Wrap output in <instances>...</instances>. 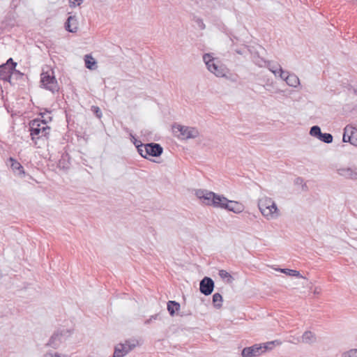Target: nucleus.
Listing matches in <instances>:
<instances>
[{
	"label": "nucleus",
	"instance_id": "nucleus-1",
	"mask_svg": "<svg viewBox=\"0 0 357 357\" xmlns=\"http://www.w3.org/2000/svg\"><path fill=\"white\" fill-rule=\"evenodd\" d=\"M195 195L204 204L208 206L225 208L235 213H240L243 211L242 204L229 200L224 196L217 195L211 191L201 189L197 190Z\"/></svg>",
	"mask_w": 357,
	"mask_h": 357
},
{
	"label": "nucleus",
	"instance_id": "nucleus-2",
	"mask_svg": "<svg viewBox=\"0 0 357 357\" xmlns=\"http://www.w3.org/2000/svg\"><path fill=\"white\" fill-rule=\"evenodd\" d=\"M258 207L261 214L268 220L276 219L280 215L275 201L270 197L265 196L260 198Z\"/></svg>",
	"mask_w": 357,
	"mask_h": 357
},
{
	"label": "nucleus",
	"instance_id": "nucleus-3",
	"mask_svg": "<svg viewBox=\"0 0 357 357\" xmlns=\"http://www.w3.org/2000/svg\"><path fill=\"white\" fill-rule=\"evenodd\" d=\"M47 123V120L40 119H36L30 122V132L33 141L43 137L48 139L51 128Z\"/></svg>",
	"mask_w": 357,
	"mask_h": 357
},
{
	"label": "nucleus",
	"instance_id": "nucleus-4",
	"mask_svg": "<svg viewBox=\"0 0 357 357\" xmlns=\"http://www.w3.org/2000/svg\"><path fill=\"white\" fill-rule=\"evenodd\" d=\"M203 60L207 69L215 76L219 77L226 76L227 69L219 61L213 57L211 54H204L203 55Z\"/></svg>",
	"mask_w": 357,
	"mask_h": 357
},
{
	"label": "nucleus",
	"instance_id": "nucleus-5",
	"mask_svg": "<svg viewBox=\"0 0 357 357\" xmlns=\"http://www.w3.org/2000/svg\"><path fill=\"white\" fill-rule=\"evenodd\" d=\"M138 153L144 158L149 159L148 156L159 157L163 152L160 144L157 143H148L144 145H139Z\"/></svg>",
	"mask_w": 357,
	"mask_h": 357
},
{
	"label": "nucleus",
	"instance_id": "nucleus-6",
	"mask_svg": "<svg viewBox=\"0 0 357 357\" xmlns=\"http://www.w3.org/2000/svg\"><path fill=\"white\" fill-rule=\"evenodd\" d=\"M174 133L179 132L177 137L181 139H195L199 136V131L195 127L185 126L180 124L173 126Z\"/></svg>",
	"mask_w": 357,
	"mask_h": 357
},
{
	"label": "nucleus",
	"instance_id": "nucleus-7",
	"mask_svg": "<svg viewBox=\"0 0 357 357\" xmlns=\"http://www.w3.org/2000/svg\"><path fill=\"white\" fill-rule=\"evenodd\" d=\"M40 82L42 86L47 90L54 93L58 92L59 86L58 82L54 75V73L43 72L40 74Z\"/></svg>",
	"mask_w": 357,
	"mask_h": 357
},
{
	"label": "nucleus",
	"instance_id": "nucleus-8",
	"mask_svg": "<svg viewBox=\"0 0 357 357\" xmlns=\"http://www.w3.org/2000/svg\"><path fill=\"white\" fill-rule=\"evenodd\" d=\"M139 344L136 339H129L125 341V343L118 344L114 348V352L112 357H123L130 351L134 349Z\"/></svg>",
	"mask_w": 357,
	"mask_h": 357
},
{
	"label": "nucleus",
	"instance_id": "nucleus-9",
	"mask_svg": "<svg viewBox=\"0 0 357 357\" xmlns=\"http://www.w3.org/2000/svg\"><path fill=\"white\" fill-rule=\"evenodd\" d=\"M336 172L340 176L346 179L356 181V178H357L356 169L353 167L346 166L340 167L337 169Z\"/></svg>",
	"mask_w": 357,
	"mask_h": 357
},
{
	"label": "nucleus",
	"instance_id": "nucleus-10",
	"mask_svg": "<svg viewBox=\"0 0 357 357\" xmlns=\"http://www.w3.org/2000/svg\"><path fill=\"white\" fill-rule=\"evenodd\" d=\"M213 288L214 282L211 278L205 277L201 280L199 290L202 294L208 296L213 292Z\"/></svg>",
	"mask_w": 357,
	"mask_h": 357
},
{
	"label": "nucleus",
	"instance_id": "nucleus-11",
	"mask_svg": "<svg viewBox=\"0 0 357 357\" xmlns=\"http://www.w3.org/2000/svg\"><path fill=\"white\" fill-rule=\"evenodd\" d=\"M67 333H68V331L66 330H62L54 333L49 340L47 345L52 348H57L63 340V336Z\"/></svg>",
	"mask_w": 357,
	"mask_h": 357
},
{
	"label": "nucleus",
	"instance_id": "nucleus-12",
	"mask_svg": "<svg viewBox=\"0 0 357 357\" xmlns=\"http://www.w3.org/2000/svg\"><path fill=\"white\" fill-rule=\"evenodd\" d=\"M264 352L262 346L255 344L253 346L245 347L242 350L241 355L243 357H257Z\"/></svg>",
	"mask_w": 357,
	"mask_h": 357
},
{
	"label": "nucleus",
	"instance_id": "nucleus-13",
	"mask_svg": "<svg viewBox=\"0 0 357 357\" xmlns=\"http://www.w3.org/2000/svg\"><path fill=\"white\" fill-rule=\"evenodd\" d=\"M16 65V63H13V66H10L8 63L0 66V78L4 81L10 82L13 70Z\"/></svg>",
	"mask_w": 357,
	"mask_h": 357
},
{
	"label": "nucleus",
	"instance_id": "nucleus-14",
	"mask_svg": "<svg viewBox=\"0 0 357 357\" xmlns=\"http://www.w3.org/2000/svg\"><path fill=\"white\" fill-rule=\"evenodd\" d=\"M66 29L71 33H75L78 30V22L77 17L73 16H69L66 22L65 23Z\"/></svg>",
	"mask_w": 357,
	"mask_h": 357
},
{
	"label": "nucleus",
	"instance_id": "nucleus-15",
	"mask_svg": "<svg viewBox=\"0 0 357 357\" xmlns=\"http://www.w3.org/2000/svg\"><path fill=\"white\" fill-rule=\"evenodd\" d=\"M9 161L10 162V167L13 172L18 176H24L25 172L22 165L13 158H10Z\"/></svg>",
	"mask_w": 357,
	"mask_h": 357
},
{
	"label": "nucleus",
	"instance_id": "nucleus-16",
	"mask_svg": "<svg viewBox=\"0 0 357 357\" xmlns=\"http://www.w3.org/2000/svg\"><path fill=\"white\" fill-rule=\"evenodd\" d=\"M301 342L304 344H313L317 341V337L314 333L310 331H305L301 336Z\"/></svg>",
	"mask_w": 357,
	"mask_h": 357
},
{
	"label": "nucleus",
	"instance_id": "nucleus-17",
	"mask_svg": "<svg viewBox=\"0 0 357 357\" xmlns=\"http://www.w3.org/2000/svg\"><path fill=\"white\" fill-rule=\"evenodd\" d=\"M285 82L287 85L294 88L300 84L299 78L295 74H288L285 77Z\"/></svg>",
	"mask_w": 357,
	"mask_h": 357
},
{
	"label": "nucleus",
	"instance_id": "nucleus-18",
	"mask_svg": "<svg viewBox=\"0 0 357 357\" xmlns=\"http://www.w3.org/2000/svg\"><path fill=\"white\" fill-rule=\"evenodd\" d=\"M85 66L89 70H95L97 68V63L90 54L84 56Z\"/></svg>",
	"mask_w": 357,
	"mask_h": 357
},
{
	"label": "nucleus",
	"instance_id": "nucleus-19",
	"mask_svg": "<svg viewBox=\"0 0 357 357\" xmlns=\"http://www.w3.org/2000/svg\"><path fill=\"white\" fill-rule=\"evenodd\" d=\"M180 309V304L174 301H169L167 303V310L171 316H174L175 312Z\"/></svg>",
	"mask_w": 357,
	"mask_h": 357
},
{
	"label": "nucleus",
	"instance_id": "nucleus-20",
	"mask_svg": "<svg viewBox=\"0 0 357 357\" xmlns=\"http://www.w3.org/2000/svg\"><path fill=\"white\" fill-rule=\"evenodd\" d=\"M355 130V128L350 126H347L344 129V134L342 137V141L344 142H349L351 144V130Z\"/></svg>",
	"mask_w": 357,
	"mask_h": 357
},
{
	"label": "nucleus",
	"instance_id": "nucleus-21",
	"mask_svg": "<svg viewBox=\"0 0 357 357\" xmlns=\"http://www.w3.org/2000/svg\"><path fill=\"white\" fill-rule=\"evenodd\" d=\"M266 68H268L270 71H271L275 76H278V71L280 69H282L281 66L277 63H273L271 61L268 62Z\"/></svg>",
	"mask_w": 357,
	"mask_h": 357
},
{
	"label": "nucleus",
	"instance_id": "nucleus-22",
	"mask_svg": "<svg viewBox=\"0 0 357 357\" xmlns=\"http://www.w3.org/2000/svg\"><path fill=\"white\" fill-rule=\"evenodd\" d=\"M280 271L281 273H285L286 275H291V276H295L296 278H304L305 279V277H303L299 271H296V270H292V269H289V268H280Z\"/></svg>",
	"mask_w": 357,
	"mask_h": 357
},
{
	"label": "nucleus",
	"instance_id": "nucleus-23",
	"mask_svg": "<svg viewBox=\"0 0 357 357\" xmlns=\"http://www.w3.org/2000/svg\"><path fill=\"white\" fill-rule=\"evenodd\" d=\"M222 296L219 293H215L213 296V303L214 307L217 309H220L222 307Z\"/></svg>",
	"mask_w": 357,
	"mask_h": 357
},
{
	"label": "nucleus",
	"instance_id": "nucleus-24",
	"mask_svg": "<svg viewBox=\"0 0 357 357\" xmlns=\"http://www.w3.org/2000/svg\"><path fill=\"white\" fill-rule=\"evenodd\" d=\"M319 139L324 143L330 144L333 142V135L330 133H321Z\"/></svg>",
	"mask_w": 357,
	"mask_h": 357
},
{
	"label": "nucleus",
	"instance_id": "nucleus-25",
	"mask_svg": "<svg viewBox=\"0 0 357 357\" xmlns=\"http://www.w3.org/2000/svg\"><path fill=\"white\" fill-rule=\"evenodd\" d=\"M219 275L222 279H226L228 283H231L234 280V278L231 274L225 270H220L219 271Z\"/></svg>",
	"mask_w": 357,
	"mask_h": 357
},
{
	"label": "nucleus",
	"instance_id": "nucleus-26",
	"mask_svg": "<svg viewBox=\"0 0 357 357\" xmlns=\"http://www.w3.org/2000/svg\"><path fill=\"white\" fill-rule=\"evenodd\" d=\"M321 133V128L318 126H314L310 128V134L313 137L319 139Z\"/></svg>",
	"mask_w": 357,
	"mask_h": 357
},
{
	"label": "nucleus",
	"instance_id": "nucleus-27",
	"mask_svg": "<svg viewBox=\"0 0 357 357\" xmlns=\"http://www.w3.org/2000/svg\"><path fill=\"white\" fill-rule=\"evenodd\" d=\"M254 62L259 67H266L268 61H265L262 58H260L259 56L254 58Z\"/></svg>",
	"mask_w": 357,
	"mask_h": 357
},
{
	"label": "nucleus",
	"instance_id": "nucleus-28",
	"mask_svg": "<svg viewBox=\"0 0 357 357\" xmlns=\"http://www.w3.org/2000/svg\"><path fill=\"white\" fill-rule=\"evenodd\" d=\"M275 344L279 345V344H281V342L278 341V340H275V341H273V342H269L265 343L264 344V346L262 347V349L264 350V351H266L268 349H271L273 348V346L274 344Z\"/></svg>",
	"mask_w": 357,
	"mask_h": 357
},
{
	"label": "nucleus",
	"instance_id": "nucleus-29",
	"mask_svg": "<svg viewBox=\"0 0 357 357\" xmlns=\"http://www.w3.org/2000/svg\"><path fill=\"white\" fill-rule=\"evenodd\" d=\"M342 357H357V349H352L343 353Z\"/></svg>",
	"mask_w": 357,
	"mask_h": 357
},
{
	"label": "nucleus",
	"instance_id": "nucleus-30",
	"mask_svg": "<svg viewBox=\"0 0 357 357\" xmlns=\"http://www.w3.org/2000/svg\"><path fill=\"white\" fill-rule=\"evenodd\" d=\"M351 144L357 146V129L351 130Z\"/></svg>",
	"mask_w": 357,
	"mask_h": 357
},
{
	"label": "nucleus",
	"instance_id": "nucleus-31",
	"mask_svg": "<svg viewBox=\"0 0 357 357\" xmlns=\"http://www.w3.org/2000/svg\"><path fill=\"white\" fill-rule=\"evenodd\" d=\"M195 21L197 26L199 28V29H201V30L205 29L206 25L204 23V21L202 19H201L199 17H197V18H195Z\"/></svg>",
	"mask_w": 357,
	"mask_h": 357
},
{
	"label": "nucleus",
	"instance_id": "nucleus-32",
	"mask_svg": "<svg viewBox=\"0 0 357 357\" xmlns=\"http://www.w3.org/2000/svg\"><path fill=\"white\" fill-rule=\"evenodd\" d=\"M289 74L287 71H284L282 69H280L278 71V76L285 81V77Z\"/></svg>",
	"mask_w": 357,
	"mask_h": 357
},
{
	"label": "nucleus",
	"instance_id": "nucleus-33",
	"mask_svg": "<svg viewBox=\"0 0 357 357\" xmlns=\"http://www.w3.org/2000/svg\"><path fill=\"white\" fill-rule=\"evenodd\" d=\"M92 111L96 114V115L98 117V118H100L101 116H102V112H101V110L100 109V108L98 107H96V106H93L92 107Z\"/></svg>",
	"mask_w": 357,
	"mask_h": 357
},
{
	"label": "nucleus",
	"instance_id": "nucleus-34",
	"mask_svg": "<svg viewBox=\"0 0 357 357\" xmlns=\"http://www.w3.org/2000/svg\"><path fill=\"white\" fill-rule=\"evenodd\" d=\"M84 0H69L70 6L75 7L76 5L79 6Z\"/></svg>",
	"mask_w": 357,
	"mask_h": 357
},
{
	"label": "nucleus",
	"instance_id": "nucleus-35",
	"mask_svg": "<svg viewBox=\"0 0 357 357\" xmlns=\"http://www.w3.org/2000/svg\"><path fill=\"white\" fill-rule=\"evenodd\" d=\"M158 316H159L158 314H155L154 315L151 316V317L149 319H148L145 321L144 324H151L153 320H156L158 319Z\"/></svg>",
	"mask_w": 357,
	"mask_h": 357
},
{
	"label": "nucleus",
	"instance_id": "nucleus-36",
	"mask_svg": "<svg viewBox=\"0 0 357 357\" xmlns=\"http://www.w3.org/2000/svg\"><path fill=\"white\" fill-rule=\"evenodd\" d=\"M45 357H67L66 355L55 353L54 354L47 353L45 354Z\"/></svg>",
	"mask_w": 357,
	"mask_h": 357
},
{
	"label": "nucleus",
	"instance_id": "nucleus-37",
	"mask_svg": "<svg viewBox=\"0 0 357 357\" xmlns=\"http://www.w3.org/2000/svg\"><path fill=\"white\" fill-rule=\"evenodd\" d=\"M134 144L135 145L136 148L138 149V146L139 145H144L141 141L139 140H137L135 138H134V142H133Z\"/></svg>",
	"mask_w": 357,
	"mask_h": 357
},
{
	"label": "nucleus",
	"instance_id": "nucleus-38",
	"mask_svg": "<svg viewBox=\"0 0 357 357\" xmlns=\"http://www.w3.org/2000/svg\"><path fill=\"white\" fill-rule=\"evenodd\" d=\"M321 289L320 287H317L314 288L313 293L314 294H317L318 295V294H319L321 293Z\"/></svg>",
	"mask_w": 357,
	"mask_h": 357
},
{
	"label": "nucleus",
	"instance_id": "nucleus-39",
	"mask_svg": "<svg viewBox=\"0 0 357 357\" xmlns=\"http://www.w3.org/2000/svg\"><path fill=\"white\" fill-rule=\"evenodd\" d=\"M8 63H11V66H13V63H14V62L13 61V59L10 58L7 61L8 64Z\"/></svg>",
	"mask_w": 357,
	"mask_h": 357
},
{
	"label": "nucleus",
	"instance_id": "nucleus-40",
	"mask_svg": "<svg viewBox=\"0 0 357 357\" xmlns=\"http://www.w3.org/2000/svg\"><path fill=\"white\" fill-rule=\"evenodd\" d=\"M236 53L238 54H242V52L241 50H236Z\"/></svg>",
	"mask_w": 357,
	"mask_h": 357
},
{
	"label": "nucleus",
	"instance_id": "nucleus-41",
	"mask_svg": "<svg viewBox=\"0 0 357 357\" xmlns=\"http://www.w3.org/2000/svg\"><path fill=\"white\" fill-rule=\"evenodd\" d=\"M297 181H302V178H297Z\"/></svg>",
	"mask_w": 357,
	"mask_h": 357
}]
</instances>
